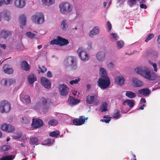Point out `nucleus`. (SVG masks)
<instances>
[{
    "label": "nucleus",
    "mask_w": 160,
    "mask_h": 160,
    "mask_svg": "<svg viewBox=\"0 0 160 160\" xmlns=\"http://www.w3.org/2000/svg\"><path fill=\"white\" fill-rule=\"evenodd\" d=\"M42 99L41 103L39 102L37 103L36 104L37 107H39L38 108H40L42 106L46 105L48 103H50L51 102L50 99H46L43 98Z\"/></svg>",
    "instance_id": "obj_19"
},
{
    "label": "nucleus",
    "mask_w": 160,
    "mask_h": 160,
    "mask_svg": "<svg viewBox=\"0 0 160 160\" xmlns=\"http://www.w3.org/2000/svg\"><path fill=\"white\" fill-rule=\"evenodd\" d=\"M15 157L14 155L11 154L2 157L0 158V160H13Z\"/></svg>",
    "instance_id": "obj_30"
},
{
    "label": "nucleus",
    "mask_w": 160,
    "mask_h": 160,
    "mask_svg": "<svg viewBox=\"0 0 160 160\" xmlns=\"http://www.w3.org/2000/svg\"><path fill=\"white\" fill-rule=\"evenodd\" d=\"M50 44L51 45H59V41L58 37H57V39H54L53 40H51L50 42Z\"/></svg>",
    "instance_id": "obj_46"
},
{
    "label": "nucleus",
    "mask_w": 160,
    "mask_h": 160,
    "mask_svg": "<svg viewBox=\"0 0 160 160\" xmlns=\"http://www.w3.org/2000/svg\"><path fill=\"white\" fill-rule=\"evenodd\" d=\"M25 2L24 0H16L15 5L16 7L19 8H23L25 5Z\"/></svg>",
    "instance_id": "obj_18"
},
{
    "label": "nucleus",
    "mask_w": 160,
    "mask_h": 160,
    "mask_svg": "<svg viewBox=\"0 0 160 160\" xmlns=\"http://www.w3.org/2000/svg\"><path fill=\"white\" fill-rule=\"evenodd\" d=\"M58 123V120L55 119H51L48 122V124L49 125L53 126H57Z\"/></svg>",
    "instance_id": "obj_33"
},
{
    "label": "nucleus",
    "mask_w": 160,
    "mask_h": 160,
    "mask_svg": "<svg viewBox=\"0 0 160 160\" xmlns=\"http://www.w3.org/2000/svg\"><path fill=\"white\" fill-rule=\"evenodd\" d=\"M14 127L12 126L11 124H9L8 128L7 129L5 132H10L14 131Z\"/></svg>",
    "instance_id": "obj_44"
},
{
    "label": "nucleus",
    "mask_w": 160,
    "mask_h": 160,
    "mask_svg": "<svg viewBox=\"0 0 160 160\" xmlns=\"http://www.w3.org/2000/svg\"><path fill=\"white\" fill-rule=\"evenodd\" d=\"M32 19L36 23L42 24L44 21V15L42 13H37L32 16Z\"/></svg>",
    "instance_id": "obj_5"
},
{
    "label": "nucleus",
    "mask_w": 160,
    "mask_h": 160,
    "mask_svg": "<svg viewBox=\"0 0 160 160\" xmlns=\"http://www.w3.org/2000/svg\"><path fill=\"white\" fill-rule=\"evenodd\" d=\"M44 142L45 144H50L51 142V139L48 138L44 141Z\"/></svg>",
    "instance_id": "obj_56"
},
{
    "label": "nucleus",
    "mask_w": 160,
    "mask_h": 160,
    "mask_svg": "<svg viewBox=\"0 0 160 160\" xmlns=\"http://www.w3.org/2000/svg\"><path fill=\"white\" fill-rule=\"evenodd\" d=\"M8 80H7L6 79L3 78L1 81V83L2 85L5 86H6L8 85Z\"/></svg>",
    "instance_id": "obj_54"
},
{
    "label": "nucleus",
    "mask_w": 160,
    "mask_h": 160,
    "mask_svg": "<svg viewBox=\"0 0 160 160\" xmlns=\"http://www.w3.org/2000/svg\"><path fill=\"white\" fill-rule=\"evenodd\" d=\"M135 71L138 73L148 80H154L157 78L156 74L148 68H138L135 69Z\"/></svg>",
    "instance_id": "obj_1"
},
{
    "label": "nucleus",
    "mask_w": 160,
    "mask_h": 160,
    "mask_svg": "<svg viewBox=\"0 0 160 160\" xmlns=\"http://www.w3.org/2000/svg\"><path fill=\"white\" fill-rule=\"evenodd\" d=\"M140 102L141 103H145L146 102V101L144 98H141Z\"/></svg>",
    "instance_id": "obj_63"
},
{
    "label": "nucleus",
    "mask_w": 160,
    "mask_h": 160,
    "mask_svg": "<svg viewBox=\"0 0 160 160\" xmlns=\"http://www.w3.org/2000/svg\"><path fill=\"white\" fill-rule=\"evenodd\" d=\"M60 132L58 131H54L49 133V135L50 136L56 138L59 134Z\"/></svg>",
    "instance_id": "obj_36"
},
{
    "label": "nucleus",
    "mask_w": 160,
    "mask_h": 160,
    "mask_svg": "<svg viewBox=\"0 0 160 160\" xmlns=\"http://www.w3.org/2000/svg\"><path fill=\"white\" fill-rule=\"evenodd\" d=\"M68 61L70 65H76V59L75 58L72 56L68 58Z\"/></svg>",
    "instance_id": "obj_27"
},
{
    "label": "nucleus",
    "mask_w": 160,
    "mask_h": 160,
    "mask_svg": "<svg viewBox=\"0 0 160 160\" xmlns=\"http://www.w3.org/2000/svg\"><path fill=\"white\" fill-rule=\"evenodd\" d=\"M157 42L158 44H160V35L158 36V38Z\"/></svg>",
    "instance_id": "obj_64"
},
{
    "label": "nucleus",
    "mask_w": 160,
    "mask_h": 160,
    "mask_svg": "<svg viewBox=\"0 0 160 160\" xmlns=\"http://www.w3.org/2000/svg\"><path fill=\"white\" fill-rule=\"evenodd\" d=\"M21 122L23 124H28L30 120L28 117L23 116L21 119Z\"/></svg>",
    "instance_id": "obj_40"
},
{
    "label": "nucleus",
    "mask_w": 160,
    "mask_h": 160,
    "mask_svg": "<svg viewBox=\"0 0 160 160\" xmlns=\"http://www.w3.org/2000/svg\"><path fill=\"white\" fill-rule=\"evenodd\" d=\"M125 80L123 77L122 75L117 77L115 79V82L118 85L121 86L124 84Z\"/></svg>",
    "instance_id": "obj_14"
},
{
    "label": "nucleus",
    "mask_w": 160,
    "mask_h": 160,
    "mask_svg": "<svg viewBox=\"0 0 160 160\" xmlns=\"http://www.w3.org/2000/svg\"><path fill=\"white\" fill-rule=\"evenodd\" d=\"M107 28L108 30V31H110L112 29V25L110 22L108 21L107 22L106 24Z\"/></svg>",
    "instance_id": "obj_55"
},
{
    "label": "nucleus",
    "mask_w": 160,
    "mask_h": 160,
    "mask_svg": "<svg viewBox=\"0 0 160 160\" xmlns=\"http://www.w3.org/2000/svg\"><path fill=\"white\" fill-rule=\"evenodd\" d=\"M96 56L98 61L102 62L105 59V54L104 52L101 51L97 53Z\"/></svg>",
    "instance_id": "obj_16"
},
{
    "label": "nucleus",
    "mask_w": 160,
    "mask_h": 160,
    "mask_svg": "<svg viewBox=\"0 0 160 160\" xmlns=\"http://www.w3.org/2000/svg\"><path fill=\"white\" fill-rule=\"evenodd\" d=\"M55 0H42V1L46 5L49 6L52 4L54 2Z\"/></svg>",
    "instance_id": "obj_34"
},
{
    "label": "nucleus",
    "mask_w": 160,
    "mask_h": 160,
    "mask_svg": "<svg viewBox=\"0 0 160 160\" xmlns=\"http://www.w3.org/2000/svg\"><path fill=\"white\" fill-rule=\"evenodd\" d=\"M128 3L131 7H132L136 4V0H128Z\"/></svg>",
    "instance_id": "obj_51"
},
{
    "label": "nucleus",
    "mask_w": 160,
    "mask_h": 160,
    "mask_svg": "<svg viewBox=\"0 0 160 160\" xmlns=\"http://www.w3.org/2000/svg\"><path fill=\"white\" fill-rule=\"evenodd\" d=\"M28 80L30 84H32L34 82L37 80V78L36 77L34 74H31L28 76Z\"/></svg>",
    "instance_id": "obj_25"
},
{
    "label": "nucleus",
    "mask_w": 160,
    "mask_h": 160,
    "mask_svg": "<svg viewBox=\"0 0 160 160\" xmlns=\"http://www.w3.org/2000/svg\"><path fill=\"white\" fill-rule=\"evenodd\" d=\"M42 85L47 88H50L51 87V83L47 78L44 77H42L40 79Z\"/></svg>",
    "instance_id": "obj_11"
},
{
    "label": "nucleus",
    "mask_w": 160,
    "mask_h": 160,
    "mask_svg": "<svg viewBox=\"0 0 160 160\" xmlns=\"http://www.w3.org/2000/svg\"><path fill=\"white\" fill-rule=\"evenodd\" d=\"M80 80V78H78L77 79H75V80H73L70 81V83L71 85H73L74 84H76Z\"/></svg>",
    "instance_id": "obj_47"
},
{
    "label": "nucleus",
    "mask_w": 160,
    "mask_h": 160,
    "mask_svg": "<svg viewBox=\"0 0 160 160\" xmlns=\"http://www.w3.org/2000/svg\"><path fill=\"white\" fill-rule=\"evenodd\" d=\"M38 142V139L36 137H32L31 138L29 141L30 144L34 145L35 144L37 145Z\"/></svg>",
    "instance_id": "obj_32"
},
{
    "label": "nucleus",
    "mask_w": 160,
    "mask_h": 160,
    "mask_svg": "<svg viewBox=\"0 0 160 160\" xmlns=\"http://www.w3.org/2000/svg\"><path fill=\"white\" fill-rule=\"evenodd\" d=\"M100 72L102 76L101 78H103L105 77H108L107 75V73L105 69L103 68H100Z\"/></svg>",
    "instance_id": "obj_37"
},
{
    "label": "nucleus",
    "mask_w": 160,
    "mask_h": 160,
    "mask_svg": "<svg viewBox=\"0 0 160 160\" xmlns=\"http://www.w3.org/2000/svg\"><path fill=\"white\" fill-rule=\"evenodd\" d=\"M124 45V42L122 41H119L117 42V47L118 49L122 48Z\"/></svg>",
    "instance_id": "obj_41"
},
{
    "label": "nucleus",
    "mask_w": 160,
    "mask_h": 160,
    "mask_svg": "<svg viewBox=\"0 0 160 160\" xmlns=\"http://www.w3.org/2000/svg\"><path fill=\"white\" fill-rule=\"evenodd\" d=\"M120 111L118 110H117V112L114 114V115L113 116V118H114L117 119L120 118Z\"/></svg>",
    "instance_id": "obj_49"
},
{
    "label": "nucleus",
    "mask_w": 160,
    "mask_h": 160,
    "mask_svg": "<svg viewBox=\"0 0 160 160\" xmlns=\"http://www.w3.org/2000/svg\"><path fill=\"white\" fill-rule=\"evenodd\" d=\"M60 12L63 14H67L70 12L72 10L71 5L68 2H63L59 5Z\"/></svg>",
    "instance_id": "obj_3"
},
{
    "label": "nucleus",
    "mask_w": 160,
    "mask_h": 160,
    "mask_svg": "<svg viewBox=\"0 0 160 160\" xmlns=\"http://www.w3.org/2000/svg\"><path fill=\"white\" fill-rule=\"evenodd\" d=\"M110 36L111 40L113 41L117 40L119 38L117 33H112L111 34Z\"/></svg>",
    "instance_id": "obj_42"
},
{
    "label": "nucleus",
    "mask_w": 160,
    "mask_h": 160,
    "mask_svg": "<svg viewBox=\"0 0 160 160\" xmlns=\"http://www.w3.org/2000/svg\"><path fill=\"white\" fill-rule=\"evenodd\" d=\"M8 83H9L8 85L9 86L12 84L14 82V81L12 79H9L8 80Z\"/></svg>",
    "instance_id": "obj_62"
},
{
    "label": "nucleus",
    "mask_w": 160,
    "mask_h": 160,
    "mask_svg": "<svg viewBox=\"0 0 160 160\" xmlns=\"http://www.w3.org/2000/svg\"><path fill=\"white\" fill-rule=\"evenodd\" d=\"M140 7L141 8L146 9L147 8V6L143 3L141 4L140 5Z\"/></svg>",
    "instance_id": "obj_60"
},
{
    "label": "nucleus",
    "mask_w": 160,
    "mask_h": 160,
    "mask_svg": "<svg viewBox=\"0 0 160 160\" xmlns=\"http://www.w3.org/2000/svg\"><path fill=\"white\" fill-rule=\"evenodd\" d=\"M2 13L7 20H9L11 18V13L9 11L5 10L3 11Z\"/></svg>",
    "instance_id": "obj_28"
},
{
    "label": "nucleus",
    "mask_w": 160,
    "mask_h": 160,
    "mask_svg": "<svg viewBox=\"0 0 160 160\" xmlns=\"http://www.w3.org/2000/svg\"><path fill=\"white\" fill-rule=\"evenodd\" d=\"M23 98V100L26 103H29L31 102L30 97L28 95H25Z\"/></svg>",
    "instance_id": "obj_43"
},
{
    "label": "nucleus",
    "mask_w": 160,
    "mask_h": 160,
    "mask_svg": "<svg viewBox=\"0 0 160 160\" xmlns=\"http://www.w3.org/2000/svg\"><path fill=\"white\" fill-rule=\"evenodd\" d=\"M10 147L9 145H4L1 148V150L2 152L7 151L10 148Z\"/></svg>",
    "instance_id": "obj_45"
},
{
    "label": "nucleus",
    "mask_w": 160,
    "mask_h": 160,
    "mask_svg": "<svg viewBox=\"0 0 160 160\" xmlns=\"http://www.w3.org/2000/svg\"><path fill=\"white\" fill-rule=\"evenodd\" d=\"M3 72L6 74H11L14 71V70L12 66L8 64H6L2 68Z\"/></svg>",
    "instance_id": "obj_12"
},
{
    "label": "nucleus",
    "mask_w": 160,
    "mask_h": 160,
    "mask_svg": "<svg viewBox=\"0 0 160 160\" xmlns=\"http://www.w3.org/2000/svg\"><path fill=\"white\" fill-rule=\"evenodd\" d=\"M110 80L108 77L99 78L98 81V86L102 89L107 88L110 85Z\"/></svg>",
    "instance_id": "obj_2"
},
{
    "label": "nucleus",
    "mask_w": 160,
    "mask_h": 160,
    "mask_svg": "<svg viewBox=\"0 0 160 160\" xmlns=\"http://www.w3.org/2000/svg\"><path fill=\"white\" fill-rule=\"evenodd\" d=\"M32 124L35 128H40L43 125L42 121L38 118H36L35 119L33 118Z\"/></svg>",
    "instance_id": "obj_10"
},
{
    "label": "nucleus",
    "mask_w": 160,
    "mask_h": 160,
    "mask_svg": "<svg viewBox=\"0 0 160 160\" xmlns=\"http://www.w3.org/2000/svg\"><path fill=\"white\" fill-rule=\"evenodd\" d=\"M132 81L134 86L135 87H140L142 86L143 84V82L137 78H132Z\"/></svg>",
    "instance_id": "obj_17"
},
{
    "label": "nucleus",
    "mask_w": 160,
    "mask_h": 160,
    "mask_svg": "<svg viewBox=\"0 0 160 160\" xmlns=\"http://www.w3.org/2000/svg\"><path fill=\"white\" fill-rule=\"evenodd\" d=\"M111 118H109V119H101L100 121L101 122H106V123H108L110 121H111Z\"/></svg>",
    "instance_id": "obj_57"
},
{
    "label": "nucleus",
    "mask_w": 160,
    "mask_h": 160,
    "mask_svg": "<svg viewBox=\"0 0 160 160\" xmlns=\"http://www.w3.org/2000/svg\"><path fill=\"white\" fill-rule=\"evenodd\" d=\"M88 118L83 117L82 116H79V118L74 119L73 121V124L76 125H81L84 123L85 120H87Z\"/></svg>",
    "instance_id": "obj_9"
},
{
    "label": "nucleus",
    "mask_w": 160,
    "mask_h": 160,
    "mask_svg": "<svg viewBox=\"0 0 160 160\" xmlns=\"http://www.w3.org/2000/svg\"><path fill=\"white\" fill-rule=\"evenodd\" d=\"M21 67L22 69L26 71L30 70V66L27 61L23 60L21 63Z\"/></svg>",
    "instance_id": "obj_15"
},
{
    "label": "nucleus",
    "mask_w": 160,
    "mask_h": 160,
    "mask_svg": "<svg viewBox=\"0 0 160 160\" xmlns=\"http://www.w3.org/2000/svg\"><path fill=\"white\" fill-rule=\"evenodd\" d=\"M138 92L139 94L146 96L150 94L151 91L148 88H143L138 90Z\"/></svg>",
    "instance_id": "obj_20"
},
{
    "label": "nucleus",
    "mask_w": 160,
    "mask_h": 160,
    "mask_svg": "<svg viewBox=\"0 0 160 160\" xmlns=\"http://www.w3.org/2000/svg\"><path fill=\"white\" fill-rule=\"evenodd\" d=\"M152 65L153 67L154 71L155 72H157V64H156L155 63H152Z\"/></svg>",
    "instance_id": "obj_61"
},
{
    "label": "nucleus",
    "mask_w": 160,
    "mask_h": 160,
    "mask_svg": "<svg viewBox=\"0 0 160 160\" xmlns=\"http://www.w3.org/2000/svg\"><path fill=\"white\" fill-rule=\"evenodd\" d=\"M9 124H7L6 123L2 124L1 126V129L3 131H5L8 128Z\"/></svg>",
    "instance_id": "obj_50"
},
{
    "label": "nucleus",
    "mask_w": 160,
    "mask_h": 160,
    "mask_svg": "<svg viewBox=\"0 0 160 160\" xmlns=\"http://www.w3.org/2000/svg\"><path fill=\"white\" fill-rule=\"evenodd\" d=\"M38 68L39 69V71H40L42 73H44L47 70V68L44 66H42V68H41L40 66H38Z\"/></svg>",
    "instance_id": "obj_53"
},
{
    "label": "nucleus",
    "mask_w": 160,
    "mask_h": 160,
    "mask_svg": "<svg viewBox=\"0 0 160 160\" xmlns=\"http://www.w3.org/2000/svg\"><path fill=\"white\" fill-rule=\"evenodd\" d=\"M58 89L60 94L62 96L66 95L69 90L68 86L64 84L59 86Z\"/></svg>",
    "instance_id": "obj_8"
},
{
    "label": "nucleus",
    "mask_w": 160,
    "mask_h": 160,
    "mask_svg": "<svg viewBox=\"0 0 160 160\" xmlns=\"http://www.w3.org/2000/svg\"><path fill=\"white\" fill-rule=\"evenodd\" d=\"M126 103L131 108H132L134 105V102L133 100H126L123 103V105H126Z\"/></svg>",
    "instance_id": "obj_26"
},
{
    "label": "nucleus",
    "mask_w": 160,
    "mask_h": 160,
    "mask_svg": "<svg viewBox=\"0 0 160 160\" xmlns=\"http://www.w3.org/2000/svg\"><path fill=\"white\" fill-rule=\"evenodd\" d=\"M61 26L63 30H66L68 27L67 21L66 20H62V22Z\"/></svg>",
    "instance_id": "obj_38"
},
{
    "label": "nucleus",
    "mask_w": 160,
    "mask_h": 160,
    "mask_svg": "<svg viewBox=\"0 0 160 160\" xmlns=\"http://www.w3.org/2000/svg\"><path fill=\"white\" fill-rule=\"evenodd\" d=\"M80 102V100L74 97L69 96L68 99V104L71 106H73L75 105Z\"/></svg>",
    "instance_id": "obj_13"
},
{
    "label": "nucleus",
    "mask_w": 160,
    "mask_h": 160,
    "mask_svg": "<svg viewBox=\"0 0 160 160\" xmlns=\"http://www.w3.org/2000/svg\"><path fill=\"white\" fill-rule=\"evenodd\" d=\"M59 41V45L60 46H64L69 43L68 40L62 38L60 36H58Z\"/></svg>",
    "instance_id": "obj_21"
},
{
    "label": "nucleus",
    "mask_w": 160,
    "mask_h": 160,
    "mask_svg": "<svg viewBox=\"0 0 160 160\" xmlns=\"http://www.w3.org/2000/svg\"><path fill=\"white\" fill-rule=\"evenodd\" d=\"M13 0H1L0 1V7L4 4L8 5L11 4Z\"/></svg>",
    "instance_id": "obj_31"
},
{
    "label": "nucleus",
    "mask_w": 160,
    "mask_h": 160,
    "mask_svg": "<svg viewBox=\"0 0 160 160\" xmlns=\"http://www.w3.org/2000/svg\"><path fill=\"white\" fill-rule=\"evenodd\" d=\"M20 22L21 24L20 25V28H23V26L26 25V17L24 15H21L19 18Z\"/></svg>",
    "instance_id": "obj_23"
},
{
    "label": "nucleus",
    "mask_w": 160,
    "mask_h": 160,
    "mask_svg": "<svg viewBox=\"0 0 160 160\" xmlns=\"http://www.w3.org/2000/svg\"><path fill=\"white\" fill-rule=\"evenodd\" d=\"M114 66V65L113 64V63L112 62H111L110 63H109L108 65V68L110 69L112 68Z\"/></svg>",
    "instance_id": "obj_58"
},
{
    "label": "nucleus",
    "mask_w": 160,
    "mask_h": 160,
    "mask_svg": "<svg viewBox=\"0 0 160 160\" xmlns=\"http://www.w3.org/2000/svg\"><path fill=\"white\" fill-rule=\"evenodd\" d=\"M12 32L11 31H6V30H2L1 32V37L4 38H7L8 36L11 35Z\"/></svg>",
    "instance_id": "obj_24"
},
{
    "label": "nucleus",
    "mask_w": 160,
    "mask_h": 160,
    "mask_svg": "<svg viewBox=\"0 0 160 160\" xmlns=\"http://www.w3.org/2000/svg\"><path fill=\"white\" fill-rule=\"evenodd\" d=\"M97 96L96 94H93L88 95L86 98L87 103L89 104H94L97 105L99 102L98 100H97Z\"/></svg>",
    "instance_id": "obj_6"
},
{
    "label": "nucleus",
    "mask_w": 160,
    "mask_h": 160,
    "mask_svg": "<svg viewBox=\"0 0 160 160\" xmlns=\"http://www.w3.org/2000/svg\"><path fill=\"white\" fill-rule=\"evenodd\" d=\"M77 52L79 57L82 61H86L89 59L88 55L82 48H79Z\"/></svg>",
    "instance_id": "obj_7"
},
{
    "label": "nucleus",
    "mask_w": 160,
    "mask_h": 160,
    "mask_svg": "<svg viewBox=\"0 0 160 160\" xmlns=\"http://www.w3.org/2000/svg\"><path fill=\"white\" fill-rule=\"evenodd\" d=\"M154 37V35L153 33H150L147 38L145 40L146 42H148L149 40L152 38Z\"/></svg>",
    "instance_id": "obj_52"
},
{
    "label": "nucleus",
    "mask_w": 160,
    "mask_h": 160,
    "mask_svg": "<svg viewBox=\"0 0 160 160\" xmlns=\"http://www.w3.org/2000/svg\"><path fill=\"white\" fill-rule=\"evenodd\" d=\"M99 32V28L97 27H94L92 30H91L89 33V36L93 37L94 36L98 34Z\"/></svg>",
    "instance_id": "obj_22"
},
{
    "label": "nucleus",
    "mask_w": 160,
    "mask_h": 160,
    "mask_svg": "<svg viewBox=\"0 0 160 160\" xmlns=\"http://www.w3.org/2000/svg\"><path fill=\"white\" fill-rule=\"evenodd\" d=\"M26 35L29 38H33L35 35V34L31 32H28L26 33Z\"/></svg>",
    "instance_id": "obj_48"
},
{
    "label": "nucleus",
    "mask_w": 160,
    "mask_h": 160,
    "mask_svg": "<svg viewBox=\"0 0 160 160\" xmlns=\"http://www.w3.org/2000/svg\"><path fill=\"white\" fill-rule=\"evenodd\" d=\"M11 108L10 104L8 101L4 100L0 102V112L7 113L10 110Z\"/></svg>",
    "instance_id": "obj_4"
},
{
    "label": "nucleus",
    "mask_w": 160,
    "mask_h": 160,
    "mask_svg": "<svg viewBox=\"0 0 160 160\" xmlns=\"http://www.w3.org/2000/svg\"><path fill=\"white\" fill-rule=\"evenodd\" d=\"M108 104L106 102L103 103L102 105L100 106L101 111L102 112H104L108 110Z\"/></svg>",
    "instance_id": "obj_35"
},
{
    "label": "nucleus",
    "mask_w": 160,
    "mask_h": 160,
    "mask_svg": "<svg viewBox=\"0 0 160 160\" xmlns=\"http://www.w3.org/2000/svg\"><path fill=\"white\" fill-rule=\"evenodd\" d=\"M125 95L128 97L130 98H133L136 96V95L135 93L130 91L126 92Z\"/></svg>",
    "instance_id": "obj_29"
},
{
    "label": "nucleus",
    "mask_w": 160,
    "mask_h": 160,
    "mask_svg": "<svg viewBox=\"0 0 160 160\" xmlns=\"http://www.w3.org/2000/svg\"><path fill=\"white\" fill-rule=\"evenodd\" d=\"M157 53L156 52L150 49L146 52V54L147 56H153Z\"/></svg>",
    "instance_id": "obj_39"
},
{
    "label": "nucleus",
    "mask_w": 160,
    "mask_h": 160,
    "mask_svg": "<svg viewBox=\"0 0 160 160\" xmlns=\"http://www.w3.org/2000/svg\"><path fill=\"white\" fill-rule=\"evenodd\" d=\"M47 76L48 78H51L52 77V74L51 72L50 71H48L47 73Z\"/></svg>",
    "instance_id": "obj_59"
}]
</instances>
